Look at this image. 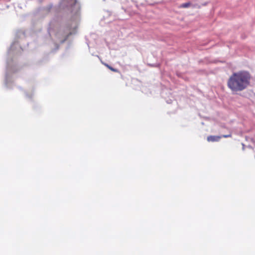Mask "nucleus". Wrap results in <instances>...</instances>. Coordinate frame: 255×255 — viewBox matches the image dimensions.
I'll list each match as a JSON object with an SVG mask.
<instances>
[{
	"mask_svg": "<svg viewBox=\"0 0 255 255\" xmlns=\"http://www.w3.org/2000/svg\"><path fill=\"white\" fill-rule=\"evenodd\" d=\"M251 79V76L247 71L235 72L229 78L227 86L233 92H241L249 86Z\"/></svg>",
	"mask_w": 255,
	"mask_h": 255,
	"instance_id": "nucleus-1",
	"label": "nucleus"
},
{
	"mask_svg": "<svg viewBox=\"0 0 255 255\" xmlns=\"http://www.w3.org/2000/svg\"><path fill=\"white\" fill-rule=\"evenodd\" d=\"M232 136V134L230 133L227 135H223L222 136H217V135H210L207 137V140L209 142H215L219 141L220 139L222 137H231Z\"/></svg>",
	"mask_w": 255,
	"mask_h": 255,
	"instance_id": "nucleus-2",
	"label": "nucleus"
},
{
	"mask_svg": "<svg viewBox=\"0 0 255 255\" xmlns=\"http://www.w3.org/2000/svg\"><path fill=\"white\" fill-rule=\"evenodd\" d=\"M76 0H62V5L63 6L72 7L76 4Z\"/></svg>",
	"mask_w": 255,
	"mask_h": 255,
	"instance_id": "nucleus-3",
	"label": "nucleus"
},
{
	"mask_svg": "<svg viewBox=\"0 0 255 255\" xmlns=\"http://www.w3.org/2000/svg\"><path fill=\"white\" fill-rule=\"evenodd\" d=\"M195 5L192 2L188 1L180 5L179 7L180 8H188V7H194Z\"/></svg>",
	"mask_w": 255,
	"mask_h": 255,
	"instance_id": "nucleus-4",
	"label": "nucleus"
},
{
	"mask_svg": "<svg viewBox=\"0 0 255 255\" xmlns=\"http://www.w3.org/2000/svg\"><path fill=\"white\" fill-rule=\"evenodd\" d=\"M104 65L108 68L110 70H111V71H113V72H118V70L116 69H115L114 68H113L112 67H111V66L109 65L108 64H106V63H105Z\"/></svg>",
	"mask_w": 255,
	"mask_h": 255,
	"instance_id": "nucleus-5",
	"label": "nucleus"
}]
</instances>
